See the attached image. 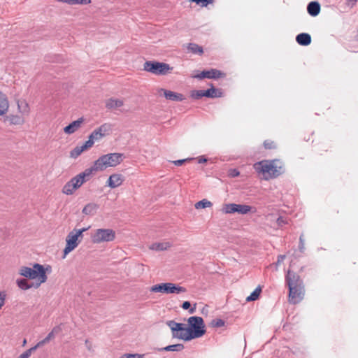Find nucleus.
I'll use <instances>...</instances> for the list:
<instances>
[{
    "label": "nucleus",
    "mask_w": 358,
    "mask_h": 358,
    "mask_svg": "<svg viewBox=\"0 0 358 358\" xmlns=\"http://www.w3.org/2000/svg\"><path fill=\"white\" fill-rule=\"evenodd\" d=\"M17 106H18V108L20 110L21 106H20V101H17Z\"/></svg>",
    "instance_id": "obj_58"
},
{
    "label": "nucleus",
    "mask_w": 358,
    "mask_h": 358,
    "mask_svg": "<svg viewBox=\"0 0 358 358\" xmlns=\"http://www.w3.org/2000/svg\"><path fill=\"white\" fill-rule=\"evenodd\" d=\"M276 223L279 227H282V226H284L288 223V220H287V218H285L282 216H280L276 220Z\"/></svg>",
    "instance_id": "obj_37"
},
{
    "label": "nucleus",
    "mask_w": 358,
    "mask_h": 358,
    "mask_svg": "<svg viewBox=\"0 0 358 358\" xmlns=\"http://www.w3.org/2000/svg\"><path fill=\"white\" fill-rule=\"evenodd\" d=\"M30 355L28 354L27 351L22 353L18 357L19 358H29Z\"/></svg>",
    "instance_id": "obj_51"
},
{
    "label": "nucleus",
    "mask_w": 358,
    "mask_h": 358,
    "mask_svg": "<svg viewBox=\"0 0 358 358\" xmlns=\"http://www.w3.org/2000/svg\"><path fill=\"white\" fill-rule=\"evenodd\" d=\"M43 346L42 344H41L40 341L36 345H34V347L28 349L27 350H26L28 354L31 356V353L35 351L37 348H40Z\"/></svg>",
    "instance_id": "obj_45"
},
{
    "label": "nucleus",
    "mask_w": 358,
    "mask_h": 358,
    "mask_svg": "<svg viewBox=\"0 0 358 358\" xmlns=\"http://www.w3.org/2000/svg\"><path fill=\"white\" fill-rule=\"evenodd\" d=\"M94 243L110 242L115 239V233L110 229H98L91 236Z\"/></svg>",
    "instance_id": "obj_7"
},
{
    "label": "nucleus",
    "mask_w": 358,
    "mask_h": 358,
    "mask_svg": "<svg viewBox=\"0 0 358 358\" xmlns=\"http://www.w3.org/2000/svg\"><path fill=\"white\" fill-rule=\"evenodd\" d=\"M96 209V206L94 203L87 204L83 209V213L85 215H92Z\"/></svg>",
    "instance_id": "obj_30"
},
{
    "label": "nucleus",
    "mask_w": 358,
    "mask_h": 358,
    "mask_svg": "<svg viewBox=\"0 0 358 358\" xmlns=\"http://www.w3.org/2000/svg\"><path fill=\"white\" fill-rule=\"evenodd\" d=\"M210 88L204 90L206 97L208 98H218L222 96V92L220 89H217L214 87L212 83L210 84Z\"/></svg>",
    "instance_id": "obj_22"
},
{
    "label": "nucleus",
    "mask_w": 358,
    "mask_h": 358,
    "mask_svg": "<svg viewBox=\"0 0 358 358\" xmlns=\"http://www.w3.org/2000/svg\"><path fill=\"white\" fill-rule=\"evenodd\" d=\"M83 151H85V150L83 146L78 145L71 151L70 156L72 158H77Z\"/></svg>",
    "instance_id": "obj_32"
},
{
    "label": "nucleus",
    "mask_w": 358,
    "mask_h": 358,
    "mask_svg": "<svg viewBox=\"0 0 358 358\" xmlns=\"http://www.w3.org/2000/svg\"><path fill=\"white\" fill-rule=\"evenodd\" d=\"M166 324L171 329L173 338H176L185 341V335L179 334V330H183L182 326H185V324L178 323L174 320H168Z\"/></svg>",
    "instance_id": "obj_13"
},
{
    "label": "nucleus",
    "mask_w": 358,
    "mask_h": 358,
    "mask_svg": "<svg viewBox=\"0 0 358 358\" xmlns=\"http://www.w3.org/2000/svg\"><path fill=\"white\" fill-rule=\"evenodd\" d=\"M9 108V103L6 94L0 92V115L6 114Z\"/></svg>",
    "instance_id": "obj_24"
},
{
    "label": "nucleus",
    "mask_w": 358,
    "mask_h": 358,
    "mask_svg": "<svg viewBox=\"0 0 358 358\" xmlns=\"http://www.w3.org/2000/svg\"><path fill=\"white\" fill-rule=\"evenodd\" d=\"M171 247V244L169 242H163V243H155L151 245L150 249L152 250L157 251H163L167 250Z\"/></svg>",
    "instance_id": "obj_25"
},
{
    "label": "nucleus",
    "mask_w": 358,
    "mask_h": 358,
    "mask_svg": "<svg viewBox=\"0 0 358 358\" xmlns=\"http://www.w3.org/2000/svg\"><path fill=\"white\" fill-rule=\"evenodd\" d=\"M224 321L222 319H215L211 322L212 326L214 327H222L224 326Z\"/></svg>",
    "instance_id": "obj_35"
},
{
    "label": "nucleus",
    "mask_w": 358,
    "mask_h": 358,
    "mask_svg": "<svg viewBox=\"0 0 358 358\" xmlns=\"http://www.w3.org/2000/svg\"><path fill=\"white\" fill-rule=\"evenodd\" d=\"M286 282L288 285V287H290L291 284H292V287L295 286H301L303 285V282L300 278L299 275L294 272L291 271H287V274L285 277Z\"/></svg>",
    "instance_id": "obj_16"
},
{
    "label": "nucleus",
    "mask_w": 358,
    "mask_h": 358,
    "mask_svg": "<svg viewBox=\"0 0 358 358\" xmlns=\"http://www.w3.org/2000/svg\"><path fill=\"white\" fill-rule=\"evenodd\" d=\"M99 167V166L96 165L95 162L92 167L85 169L83 172L76 176V177L79 180V182L83 185L86 180L89 179V178L92 176V174L94 172L100 171Z\"/></svg>",
    "instance_id": "obj_15"
},
{
    "label": "nucleus",
    "mask_w": 358,
    "mask_h": 358,
    "mask_svg": "<svg viewBox=\"0 0 358 358\" xmlns=\"http://www.w3.org/2000/svg\"><path fill=\"white\" fill-rule=\"evenodd\" d=\"M74 5H87L91 3V0H74Z\"/></svg>",
    "instance_id": "obj_46"
},
{
    "label": "nucleus",
    "mask_w": 358,
    "mask_h": 358,
    "mask_svg": "<svg viewBox=\"0 0 358 358\" xmlns=\"http://www.w3.org/2000/svg\"><path fill=\"white\" fill-rule=\"evenodd\" d=\"M82 184L75 176L67 182L62 188V192L66 195H71Z\"/></svg>",
    "instance_id": "obj_14"
},
{
    "label": "nucleus",
    "mask_w": 358,
    "mask_h": 358,
    "mask_svg": "<svg viewBox=\"0 0 358 358\" xmlns=\"http://www.w3.org/2000/svg\"><path fill=\"white\" fill-rule=\"evenodd\" d=\"M10 121L11 124H19L22 122V118L17 115H12L10 117Z\"/></svg>",
    "instance_id": "obj_39"
},
{
    "label": "nucleus",
    "mask_w": 358,
    "mask_h": 358,
    "mask_svg": "<svg viewBox=\"0 0 358 358\" xmlns=\"http://www.w3.org/2000/svg\"><path fill=\"white\" fill-rule=\"evenodd\" d=\"M17 358H19V357H17Z\"/></svg>",
    "instance_id": "obj_62"
},
{
    "label": "nucleus",
    "mask_w": 358,
    "mask_h": 358,
    "mask_svg": "<svg viewBox=\"0 0 358 358\" xmlns=\"http://www.w3.org/2000/svg\"><path fill=\"white\" fill-rule=\"evenodd\" d=\"M143 69L155 75H166L172 68L166 63L147 61L144 63Z\"/></svg>",
    "instance_id": "obj_5"
},
{
    "label": "nucleus",
    "mask_w": 358,
    "mask_h": 358,
    "mask_svg": "<svg viewBox=\"0 0 358 358\" xmlns=\"http://www.w3.org/2000/svg\"><path fill=\"white\" fill-rule=\"evenodd\" d=\"M94 143V140L90 135L89 139L83 145H82V146H83V149L85 150L91 148Z\"/></svg>",
    "instance_id": "obj_36"
},
{
    "label": "nucleus",
    "mask_w": 358,
    "mask_h": 358,
    "mask_svg": "<svg viewBox=\"0 0 358 358\" xmlns=\"http://www.w3.org/2000/svg\"><path fill=\"white\" fill-rule=\"evenodd\" d=\"M20 274L25 278H29V279L38 278L39 283L36 285V287L47 280L45 268L43 265L39 264H34L32 268L27 266L21 267Z\"/></svg>",
    "instance_id": "obj_3"
},
{
    "label": "nucleus",
    "mask_w": 358,
    "mask_h": 358,
    "mask_svg": "<svg viewBox=\"0 0 358 358\" xmlns=\"http://www.w3.org/2000/svg\"><path fill=\"white\" fill-rule=\"evenodd\" d=\"M277 162L276 160L261 161L255 164V169L257 171L262 173L266 180L276 178L282 173L281 167L278 166Z\"/></svg>",
    "instance_id": "obj_2"
},
{
    "label": "nucleus",
    "mask_w": 358,
    "mask_h": 358,
    "mask_svg": "<svg viewBox=\"0 0 358 358\" xmlns=\"http://www.w3.org/2000/svg\"><path fill=\"white\" fill-rule=\"evenodd\" d=\"M187 328L185 326H182L183 330H179V334H181L182 335L184 334L185 336L186 334H188V331H187Z\"/></svg>",
    "instance_id": "obj_52"
},
{
    "label": "nucleus",
    "mask_w": 358,
    "mask_h": 358,
    "mask_svg": "<svg viewBox=\"0 0 358 358\" xmlns=\"http://www.w3.org/2000/svg\"><path fill=\"white\" fill-rule=\"evenodd\" d=\"M124 105L122 99L110 98L106 101V107L109 110L116 109Z\"/></svg>",
    "instance_id": "obj_21"
},
{
    "label": "nucleus",
    "mask_w": 358,
    "mask_h": 358,
    "mask_svg": "<svg viewBox=\"0 0 358 358\" xmlns=\"http://www.w3.org/2000/svg\"><path fill=\"white\" fill-rule=\"evenodd\" d=\"M84 120L83 117L78 118L77 120L73 121L69 125L64 128V131L67 134H73L78 128L80 127Z\"/></svg>",
    "instance_id": "obj_19"
},
{
    "label": "nucleus",
    "mask_w": 358,
    "mask_h": 358,
    "mask_svg": "<svg viewBox=\"0 0 358 358\" xmlns=\"http://www.w3.org/2000/svg\"><path fill=\"white\" fill-rule=\"evenodd\" d=\"M262 292V288L260 286H258L247 298L246 301L250 302V301H255L260 296V294Z\"/></svg>",
    "instance_id": "obj_27"
},
{
    "label": "nucleus",
    "mask_w": 358,
    "mask_h": 358,
    "mask_svg": "<svg viewBox=\"0 0 358 358\" xmlns=\"http://www.w3.org/2000/svg\"><path fill=\"white\" fill-rule=\"evenodd\" d=\"M6 298L5 292H0V309L4 306Z\"/></svg>",
    "instance_id": "obj_42"
},
{
    "label": "nucleus",
    "mask_w": 358,
    "mask_h": 358,
    "mask_svg": "<svg viewBox=\"0 0 358 358\" xmlns=\"http://www.w3.org/2000/svg\"><path fill=\"white\" fill-rule=\"evenodd\" d=\"M191 2H194L201 6H207L208 4L213 3L214 0H189Z\"/></svg>",
    "instance_id": "obj_34"
},
{
    "label": "nucleus",
    "mask_w": 358,
    "mask_h": 358,
    "mask_svg": "<svg viewBox=\"0 0 358 358\" xmlns=\"http://www.w3.org/2000/svg\"><path fill=\"white\" fill-rule=\"evenodd\" d=\"M17 358H19V357H17Z\"/></svg>",
    "instance_id": "obj_61"
},
{
    "label": "nucleus",
    "mask_w": 358,
    "mask_h": 358,
    "mask_svg": "<svg viewBox=\"0 0 358 358\" xmlns=\"http://www.w3.org/2000/svg\"><path fill=\"white\" fill-rule=\"evenodd\" d=\"M188 50L194 54L201 55L203 52V48L196 43H189L187 46Z\"/></svg>",
    "instance_id": "obj_28"
},
{
    "label": "nucleus",
    "mask_w": 358,
    "mask_h": 358,
    "mask_svg": "<svg viewBox=\"0 0 358 358\" xmlns=\"http://www.w3.org/2000/svg\"><path fill=\"white\" fill-rule=\"evenodd\" d=\"M122 161V155L120 153H110L101 156L96 160V165L99 166L100 171L107 167L115 166Z\"/></svg>",
    "instance_id": "obj_4"
},
{
    "label": "nucleus",
    "mask_w": 358,
    "mask_h": 358,
    "mask_svg": "<svg viewBox=\"0 0 358 358\" xmlns=\"http://www.w3.org/2000/svg\"><path fill=\"white\" fill-rule=\"evenodd\" d=\"M239 175V172L237 171L236 170H234V173H233V176H237Z\"/></svg>",
    "instance_id": "obj_56"
},
{
    "label": "nucleus",
    "mask_w": 358,
    "mask_h": 358,
    "mask_svg": "<svg viewBox=\"0 0 358 358\" xmlns=\"http://www.w3.org/2000/svg\"><path fill=\"white\" fill-rule=\"evenodd\" d=\"M203 96H206L204 90H193L191 92V97L194 99H199Z\"/></svg>",
    "instance_id": "obj_33"
},
{
    "label": "nucleus",
    "mask_w": 358,
    "mask_h": 358,
    "mask_svg": "<svg viewBox=\"0 0 358 358\" xmlns=\"http://www.w3.org/2000/svg\"><path fill=\"white\" fill-rule=\"evenodd\" d=\"M207 160H208L207 158H206L203 156H201L198 158V163L199 164L206 163L207 162Z\"/></svg>",
    "instance_id": "obj_50"
},
{
    "label": "nucleus",
    "mask_w": 358,
    "mask_h": 358,
    "mask_svg": "<svg viewBox=\"0 0 358 358\" xmlns=\"http://www.w3.org/2000/svg\"><path fill=\"white\" fill-rule=\"evenodd\" d=\"M144 355L141 354H125L124 358H143Z\"/></svg>",
    "instance_id": "obj_44"
},
{
    "label": "nucleus",
    "mask_w": 358,
    "mask_h": 358,
    "mask_svg": "<svg viewBox=\"0 0 358 358\" xmlns=\"http://www.w3.org/2000/svg\"><path fill=\"white\" fill-rule=\"evenodd\" d=\"M54 338L55 335L50 331L44 339L40 341V343L42 344V345H44L45 344L49 343L50 341Z\"/></svg>",
    "instance_id": "obj_40"
},
{
    "label": "nucleus",
    "mask_w": 358,
    "mask_h": 358,
    "mask_svg": "<svg viewBox=\"0 0 358 358\" xmlns=\"http://www.w3.org/2000/svg\"><path fill=\"white\" fill-rule=\"evenodd\" d=\"M183 349L184 345L182 344H173L161 348L159 349V350L180 352L182 351Z\"/></svg>",
    "instance_id": "obj_29"
},
{
    "label": "nucleus",
    "mask_w": 358,
    "mask_h": 358,
    "mask_svg": "<svg viewBox=\"0 0 358 358\" xmlns=\"http://www.w3.org/2000/svg\"><path fill=\"white\" fill-rule=\"evenodd\" d=\"M27 106H27V103H25V105H24V112L27 110Z\"/></svg>",
    "instance_id": "obj_57"
},
{
    "label": "nucleus",
    "mask_w": 358,
    "mask_h": 358,
    "mask_svg": "<svg viewBox=\"0 0 358 358\" xmlns=\"http://www.w3.org/2000/svg\"><path fill=\"white\" fill-rule=\"evenodd\" d=\"M296 41L299 45L307 46L311 43V36L308 33H301L296 36Z\"/></svg>",
    "instance_id": "obj_23"
},
{
    "label": "nucleus",
    "mask_w": 358,
    "mask_h": 358,
    "mask_svg": "<svg viewBox=\"0 0 358 358\" xmlns=\"http://www.w3.org/2000/svg\"><path fill=\"white\" fill-rule=\"evenodd\" d=\"M61 331H62V328L60 327V326H56L52 329L51 332L55 336L56 334L59 333Z\"/></svg>",
    "instance_id": "obj_48"
},
{
    "label": "nucleus",
    "mask_w": 358,
    "mask_h": 358,
    "mask_svg": "<svg viewBox=\"0 0 358 358\" xmlns=\"http://www.w3.org/2000/svg\"><path fill=\"white\" fill-rule=\"evenodd\" d=\"M292 286V284H291L290 287H289V297L290 301L293 303H299L303 299V286Z\"/></svg>",
    "instance_id": "obj_11"
},
{
    "label": "nucleus",
    "mask_w": 358,
    "mask_h": 358,
    "mask_svg": "<svg viewBox=\"0 0 358 358\" xmlns=\"http://www.w3.org/2000/svg\"><path fill=\"white\" fill-rule=\"evenodd\" d=\"M194 159V158H187L183 159H178L176 161H173L172 163H173L176 166H182L185 162H189Z\"/></svg>",
    "instance_id": "obj_41"
},
{
    "label": "nucleus",
    "mask_w": 358,
    "mask_h": 358,
    "mask_svg": "<svg viewBox=\"0 0 358 358\" xmlns=\"http://www.w3.org/2000/svg\"><path fill=\"white\" fill-rule=\"evenodd\" d=\"M150 290L153 292H161L164 294H180L186 292V289L185 287L172 282L157 284L153 285Z\"/></svg>",
    "instance_id": "obj_6"
},
{
    "label": "nucleus",
    "mask_w": 358,
    "mask_h": 358,
    "mask_svg": "<svg viewBox=\"0 0 358 358\" xmlns=\"http://www.w3.org/2000/svg\"><path fill=\"white\" fill-rule=\"evenodd\" d=\"M212 205V203L208 201L207 199H202L201 201H199V202L195 203V208L196 209L206 208L208 207H210Z\"/></svg>",
    "instance_id": "obj_31"
},
{
    "label": "nucleus",
    "mask_w": 358,
    "mask_h": 358,
    "mask_svg": "<svg viewBox=\"0 0 358 358\" xmlns=\"http://www.w3.org/2000/svg\"><path fill=\"white\" fill-rule=\"evenodd\" d=\"M124 181L123 176L121 174L115 173L112 174L108 179V185L110 188H115L122 184Z\"/></svg>",
    "instance_id": "obj_18"
},
{
    "label": "nucleus",
    "mask_w": 358,
    "mask_h": 358,
    "mask_svg": "<svg viewBox=\"0 0 358 358\" xmlns=\"http://www.w3.org/2000/svg\"><path fill=\"white\" fill-rule=\"evenodd\" d=\"M285 258V256L284 255H280L278 257V264H280Z\"/></svg>",
    "instance_id": "obj_54"
},
{
    "label": "nucleus",
    "mask_w": 358,
    "mask_h": 358,
    "mask_svg": "<svg viewBox=\"0 0 358 358\" xmlns=\"http://www.w3.org/2000/svg\"><path fill=\"white\" fill-rule=\"evenodd\" d=\"M299 250L301 252H303L305 250V239L303 234L299 237Z\"/></svg>",
    "instance_id": "obj_38"
},
{
    "label": "nucleus",
    "mask_w": 358,
    "mask_h": 358,
    "mask_svg": "<svg viewBox=\"0 0 358 358\" xmlns=\"http://www.w3.org/2000/svg\"><path fill=\"white\" fill-rule=\"evenodd\" d=\"M189 327L187 328L188 334L185 336V341L200 338L206 334L203 320L199 316H192L187 320Z\"/></svg>",
    "instance_id": "obj_1"
},
{
    "label": "nucleus",
    "mask_w": 358,
    "mask_h": 358,
    "mask_svg": "<svg viewBox=\"0 0 358 358\" xmlns=\"http://www.w3.org/2000/svg\"><path fill=\"white\" fill-rule=\"evenodd\" d=\"M159 92H163L164 97L168 100L174 101H182L185 99L184 95L180 93H177L163 88H161L159 90Z\"/></svg>",
    "instance_id": "obj_17"
},
{
    "label": "nucleus",
    "mask_w": 358,
    "mask_h": 358,
    "mask_svg": "<svg viewBox=\"0 0 358 358\" xmlns=\"http://www.w3.org/2000/svg\"><path fill=\"white\" fill-rule=\"evenodd\" d=\"M80 236L74 231H71L68 236H66V247L64 249V256H66L67 254H69L70 252L73 250L79 244L80 241L79 239Z\"/></svg>",
    "instance_id": "obj_9"
},
{
    "label": "nucleus",
    "mask_w": 358,
    "mask_h": 358,
    "mask_svg": "<svg viewBox=\"0 0 358 358\" xmlns=\"http://www.w3.org/2000/svg\"><path fill=\"white\" fill-rule=\"evenodd\" d=\"M88 229V227L87 228H82L80 229H78V230H73L80 237H82L83 236V233L86 231Z\"/></svg>",
    "instance_id": "obj_49"
},
{
    "label": "nucleus",
    "mask_w": 358,
    "mask_h": 358,
    "mask_svg": "<svg viewBox=\"0 0 358 358\" xmlns=\"http://www.w3.org/2000/svg\"><path fill=\"white\" fill-rule=\"evenodd\" d=\"M58 1L64 2L66 3V0H57Z\"/></svg>",
    "instance_id": "obj_60"
},
{
    "label": "nucleus",
    "mask_w": 358,
    "mask_h": 358,
    "mask_svg": "<svg viewBox=\"0 0 358 358\" xmlns=\"http://www.w3.org/2000/svg\"><path fill=\"white\" fill-rule=\"evenodd\" d=\"M320 4L317 1H310L307 6L308 13L313 17L318 15L320 12Z\"/></svg>",
    "instance_id": "obj_20"
},
{
    "label": "nucleus",
    "mask_w": 358,
    "mask_h": 358,
    "mask_svg": "<svg viewBox=\"0 0 358 358\" xmlns=\"http://www.w3.org/2000/svg\"><path fill=\"white\" fill-rule=\"evenodd\" d=\"M224 76V73L220 71V70L211 69L207 71L204 70L201 71L199 74L194 76L193 78H198L199 80L203 78L217 79L220 78H222Z\"/></svg>",
    "instance_id": "obj_12"
},
{
    "label": "nucleus",
    "mask_w": 358,
    "mask_h": 358,
    "mask_svg": "<svg viewBox=\"0 0 358 358\" xmlns=\"http://www.w3.org/2000/svg\"><path fill=\"white\" fill-rule=\"evenodd\" d=\"M188 310H189V313L190 314L194 313V312L196 311V304L194 305V307H192V308L190 307Z\"/></svg>",
    "instance_id": "obj_53"
},
{
    "label": "nucleus",
    "mask_w": 358,
    "mask_h": 358,
    "mask_svg": "<svg viewBox=\"0 0 358 358\" xmlns=\"http://www.w3.org/2000/svg\"><path fill=\"white\" fill-rule=\"evenodd\" d=\"M111 130L112 125L109 123H105L101 124L97 129H94L90 136L94 141H98L101 139L106 135L109 134Z\"/></svg>",
    "instance_id": "obj_10"
},
{
    "label": "nucleus",
    "mask_w": 358,
    "mask_h": 358,
    "mask_svg": "<svg viewBox=\"0 0 358 358\" xmlns=\"http://www.w3.org/2000/svg\"><path fill=\"white\" fill-rule=\"evenodd\" d=\"M26 343H27V340H26V339H24V340L23 341V345H24Z\"/></svg>",
    "instance_id": "obj_59"
},
{
    "label": "nucleus",
    "mask_w": 358,
    "mask_h": 358,
    "mask_svg": "<svg viewBox=\"0 0 358 358\" xmlns=\"http://www.w3.org/2000/svg\"><path fill=\"white\" fill-rule=\"evenodd\" d=\"M181 306L184 310H188L191 307V303L189 301H185L182 303Z\"/></svg>",
    "instance_id": "obj_47"
},
{
    "label": "nucleus",
    "mask_w": 358,
    "mask_h": 358,
    "mask_svg": "<svg viewBox=\"0 0 358 358\" xmlns=\"http://www.w3.org/2000/svg\"><path fill=\"white\" fill-rule=\"evenodd\" d=\"M74 0H66V3L70 5H74Z\"/></svg>",
    "instance_id": "obj_55"
},
{
    "label": "nucleus",
    "mask_w": 358,
    "mask_h": 358,
    "mask_svg": "<svg viewBox=\"0 0 358 358\" xmlns=\"http://www.w3.org/2000/svg\"><path fill=\"white\" fill-rule=\"evenodd\" d=\"M264 145L266 149H273L275 148L274 143L269 140L265 141L264 142Z\"/></svg>",
    "instance_id": "obj_43"
},
{
    "label": "nucleus",
    "mask_w": 358,
    "mask_h": 358,
    "mask_svg": "<svg viewBox=\"0 0 358 358\" xmlns=\"http://www.w3.org/2000/svg\"><path fill=\"white\" fill-rule=\"evenodd\" d=\"M16 283H17V286L23 290H27V289L31 288L34 285L33 283H31V284L29 283L28 280L24 278L17 279Z\"/></svg>",
    "instance_id": "obj_26"
},
{
    "label": "nucleus",
    "mask_w": 358,
    "mask_h": 358,
    "mask_svg": "<svg viewBox=\"0 0 358 358\" xmlns=\"http://www.w3.org/2000/svg\"><path fill=\"white\" fill-rule=\"evenodd\" d=\"M251 209V206L245 204L226 203L223 206L222 212L226 214L237 213L241 215H245L250 212Z\"/></svg>",
    "instance_id": "obj_8"
}]
</instances>
